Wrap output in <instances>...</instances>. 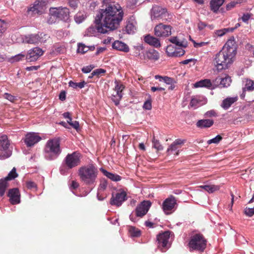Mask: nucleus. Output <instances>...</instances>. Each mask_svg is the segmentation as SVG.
Wrapping results in <instances>:
<instances>
[{
  "instance_id": "1",
  "label": "nucleus",
  "mask_w": 254,
  "mask_h": 254,
  "mask_svg": "<svg viewBox=\"0 0 254 254\" xmlns=\"http://www.w3.org/2000/svg\"><path fill=\"white\" fill-rule=\"evenodd\" d=\"M124 16L122 7L118 3H109L96 15L95 23L98 32L105 34L116 30L122 22Z\"/></svg>"
},
{
  "instance_id": "2",
  "label": "nucleus",
  "mask_w": 254,
  "mask_h": 254,
  "mask_svg": "<svg viewBox=\"0 0 254 254\" xmlns=\"http://www.w3.org/2000/svg\"><path fill=\"white\" fill-rule=\"evenodd\" d=\"M98 170L92 164L82 166L79 168L78 175L80 181L83 185L93 187L97 183Z\"/></svg>"
},
{
  "instance_id": "3",
  "label": "nucleus",
  "mask_w": 254,
  "mask_h": 254,
  "mask_svg": "<svg viewBox=\"0 0 254 254\" xmlns=\"http://www.w3.org/2000/svg\"><path fill=\"white\" fill-rule=\"evenodd\" d=\"M46 157L49 160H53L57 158L62 152L60 147V139L54 138L47 142L45 149Z\"/></svg>"
},
{
  "instance_id": "4",
  "label": "nucleus",
  "mask_w": 254,
  "mask_h": 254,
  "mask_svg": "<svg viewBox=\"0 0 254 254\" xmlns=\"http://www.w3.org/2000/svg\"><path fill=\"white\" fill-rule=\"evenodd\" d=\"M234 57V56L221 51L216 54L213 61L214 64L218 70L227 69L232 64V59Z\"/></svg>"
},
{
  "instance_id": "5",
  "label": "nucleus",
  "mask_w": 254,
  "mask_h": 254,
  "mask_svg": "<svg viewBox=\"0 0 254 254\" xmlns=\"http://www.w3.org/2000/svg\"><path fill=\"white\" fill-rule=\"evenodd\" d=\"M206 243L207 240L203 234L197 233L191 236L188 246L190 251L195 250L204 252L206 247Z\"/></svg>"
},
{
  "instance_id": "6",
  "label": "nucleus",
  "mask_w": 254,
  "mask_h": 254,
  "mask_svg": "<svg viewBox=\"0 0 254 254\" xmlns=\"http://www.w3.org/2000/svg\"><path fill=\"white\" fill-rule=\"evenodd\" d=\"M50 14L54 18H57L65 21H67L70 17V12L66 7L50 8Z\"/></svg>"
},
{
  "instance_id": "7",
  "label": "nucleus",
  "mask_w": 254,
  "mask_h": 254,
  "mask_svg": "<svg viewBox=\"0 0 254 254\" xmlns=\"http://www.w3.org/2000/svg\"><path fill=\"white\" fill-rule=\"evenodd\" d=\"M64 161L67 168H74L80 164V154L78 152H73L70 154H68Z\"/></svg>"
},
{
  "instance_id": "8",
  "label": "nucleus",
  "mask_w": 254,
  "mask_h": 254,
  "mask_svg": "<svg viewBox=\"0 0 254 254\" xmlns=\"http://www.w3.org/2000/svg\"><path fill=\"white\" fill-rule=\"evenodd\" d=\"M172 27L169 25L164 24L162 23L155 26L154 34L159 38H166L171 34Z\"/></svg>"
},
{
  "instance_id": "9",
  "label": "nucleus",
  "mask_w": 254,
  "mask_h": 254,
  "mask_svg": "<svg viewBox=\"0 0 254 254\" xmlns=\"http://www.w3.org/2000/svg\"><path fill=\"white\" fill-rule=\"evenodd\" d=\"M10 142L8 140L6 135H2L0 136V152L4 151L3 153L0 154V158L1 160H4L10 156V153L7 152V149L9 147Z\"/></svg>"
},
{
  "instance_id": "10",
  "label": "nucleus",
  "mask_w": 254,
  "mask_h": 254,
  "mask_svg": "<svg viewBox=\"0 0 254 254\" xmlns=\"http://www.w3.org/2000/svg\"><path fill=\"white\" fill-rule=\"evenodd\" d=\"M45 3L46 1L45 0H36L35 2L28 8V13H31L32 15L41 14L44 10Z\"/></svg>"
},
{
  "instance_id": "11",
  "label": "nucleus",
  "mask_w": 254,
  "mask_h": 254,
  "mask_svg": "<svg viewBox=\"0 0 254 254\" xmlns=\"http://www.w3.org/2000/svg\"><path fill=\"white\" fill-rule=\"evenodd\" d=\"M170 237V232L169 231L160 233L157 235L158 247L161 249L162 252H165L163 249L168 248V243Z\"/></svg>"
},
{
  "instance_id": "12",
  "label": "nucleus",
  "mask_w": 254,
  "mask_h": 254,
  "mask_svg": "<svg viewBox=\"0 0 254 254\" xmlns=\"http://www.w3.org/2000/svg\"><path fill=\"white\" fill-rule=\"evenodd\" d=\"M177 204L175 197L171 195L170 197L166 198V199L163 202L162 207L163 210L166 214H171V211L175 207V206Z\"/></svg>"
},
{
  "instance_id": "13",
  "label": "nucleus",
  "mask_w": 254,
  "mask_h": 254,
  "mask_svg": "<svg viewBox=\"0 0 254 254\" xmlns=\"http://www.w3.org/2000/svg\"><path fill=\"white\" fill-rule=\"evenodd\" d=\"M115 87L114 90L115 92V94H113L112 100L115 103V105L118 106L120 103V100L123 97V91L125 88L123 84L118 81H115Z\"/></svg>"
},
{
  "instance_id": "14",
  "label": "nucleus",
  "mask_w": 254,
  "mask_h": 254,
  "mask_svg": "<svg viewBox=\"0 0 254 254\" xmlns=\"http://www.w3.org/2000/svg\"><path fill=\"white\" fill-rule=\"evenodd\" d=\"M151 206V202L150 201L144 200L141 201L136 207V215L139 217L144 216L146 213H147Z\"/></svg>"
},
{
  "instance_id": "15",
  "label": "nucleus",
  "mask_w": 254,
  "mask_h": 254,
  "mask_svg": "<svg viewBox=\"0 0 254 254\" xmlns=\"http://www.w3.org/2000/svg\"><path fill=\"white\" fill-rule=\"evenodd\" d=\"M237 46L234 37H232L228 40L225 45L223 46L221 51L226 53H228L230 55L235 57L236 54Z\"/></svg>"
},
{
  "instance_id": "16",
  "label": "nucleus",
  "mask_w": 254,
  "mask_h": 254,
  "mask_svg": "<svg viewBox=\"0 0 254 254\" xmlns=\"http://www.w3.org/2000/svg\"><path fill=\"white\" fill-rule=\"evenodd\" d=\"M127 193L124 191L118 192L114 196L113 194L110 200V204L112 205L121 206L123 202L127 200Z\"/></svg>"
},
{
  "instance_id": "17",
  "label": "nucleus",
  "mask_w": 254,
  "mask_h": 254,
  "mask_svg": "<svg viewBox=\"0 0 254 254\" xmlns=\"http://www.w3.org/2000/svg\"><path fill=\"white\" fill-rule=\"evenodd\" d=\"M46 38L47 35L45 34H35L29 35L26 36L24 39L25 42L28 44H36L39 42H43L45 41L44 39Z\"/></svg>"
},
{
  "instance_id": "18",
  "label": "nucleus",
  "mask_w": 254,
  "mask_h": 254,
  "mask_svg": "<svg viewBox=\"0 0 254 254\" xmlns=\"http://www.w3.org/2000/svg\"><path fill=\"white\" fill-rule=\"evenodd\" d=\"M44 53V51L39 47H35L29 50L26 56V60L29 62L36 61Z\"/></svg>"
},
{
  "instance_id": "19",
  "label": "nucleus",
  "mask_w": 254,
  "mask_h": 254,
  "mask_svg": "<svg viewBox=\"0 0 254 254\" xmlns=\"http://www.w3.org/2000/svg\"><path fill=\"white\" fill-rule=\"evenodd\" d=\"M213 83L216 86L220 85L222 87L227 88L231 83V77L227 75H219L213 80Z\"/></svg>"
},
{
  "instance_id": "20",
  "label": "nucleus",
  "mask_w": 254,
  "mask_h": 254,
  "mask_svg": "<svg viewBox=\"0 0 254 254\" xmlns=\"http://www.w3.org/2000/svg\"><path fill=\"white\" fill-rule=\"evenodd\" d=\"M159 53L154 49H150L145 51L143 55L140 56V59L143 60H149L151 61H156L159 59Z\"/></svg>"
},
{
  "instance_id": "21",
  "label": "nucleus",
  "mask_w": 254,
  "mask_h": 254,
  "mask_svg": "<svg viewBox=\"0 0 254 254\" xmlns=\"http://www.w3.org/2000/svg\"><path fill=\"white\" fill-rule=\"evenodd\" d=\"M41 138L36 133H28L25 137L24 142L27 146H32L38 143Z\"/></svg>"
},
{
  "instance_id": "22",
  "label": "nucleus",
  "mask_w": 254,
  "mask_h": 254,
  "mask_svg": "<svg viewBox=\"0 0 254 254\" xmlns=\"http://www.w3.org/2000/svg\"><path fill=\"white\" fill-rule=\"evenodd\" d=\"M8 197H10L9 200L13 205L18 204L20 202V192L17 188L9 190L7 194Z\"/></svg>"
},
{
  "instance_id": "23",
  "label": "nucleus",
  "mask_w": 254,
  "mask_h": 254,
  "mask_svg": "<svg viewBox=\"0 0 254 254\" xmlns=\"http://www.w3.org/2000/svg\"><path fill=\"white\" fill-rule=\"evenodd\" d=\"M152 13L154 18L158 19H162L167 15L166 9L157 5L152 7Z\"/></svg>"
},
{
  "instance_id": "24",
  "label": "nucleus",
  "mask_w": 254,
  "mask_h": 254,
  "mask_svg": "<svg viewBox=\"0 0 254 254\" xmlns=\"http://www.w3.org/2000/svg\"><path fill=\"white\" fill-rule=\"evenodd\" d=\"M145 42L148 43L149 45L153 46L155 47L158 48L161 46L160 42L157 38L154 37L153 36L147 35L144 38Z\"/></svg>"
},
{
  "instance_id": "25",
  "label": "nucleus",
  "mask_w": 254,
  "mask_h": 254,
  "mask_svg": "<svg viewBox=\"0 0 254 254\" xmlns=\"http://www.w3.org/2000/svg\"><path fill=\"white\" fill-rule=\"evenodd\" d=\"M214 122L213 120L203 119L197 121L196 126L200 128H208L213 126Z\"/></svg>"
},
{
  "instance_id": "26",
  "label": "nucleus",
  "mask_w": 254,
  "mask_h": 254,
  "mask_svg": "<svg viewBox=\"0 0 254 254\" xmlns=\"http://www.w3.org/2000/svg\"><path fill=\"white\" fill-rule=\"evenodd\" d=\"M113 48L114 49H117L125 53H127L129 51L128 46L121 41H117L114 42L113 44Z\"/></svg>"
},
{
  "instance_id": "27",
  "label": "nucleus",
  "mask_w": 254,
  "mask_h": 254,
  "mask_svg": "<svg viewBox=\"0 0 254 254\" xmlns=\"http://www.w3.org/2000/svg\"><path fill=\"white\" fill-rule=\"evenodd\" d=\"M238 100V97H228L222 101L221 106L223 109L227 110Z\"/></svg>"
},
{
  "instance_id": "28",
  "label": "nucleus",
  "mask_w": 254,
  "mask_h": 254,
  "mask_svg": "<svg viewBox=\"0 0 254 254\" xmlns=\"http://www.w3.org/2000/svg\"><path fill=\"white\" fill-rule=\"evenodd\" d=\"M225 0H211L210 1V10L216 13L220 7L225 2Z\"/></svg>"
},
{
  "instance_id": "29",
  "label": "nucleus",
  "mask_w": 254,
  "mask_h": 254,
  "mask_svg": "<svg viewBox=\"0 0 254 254\" xmlns=\"http://www.w3.org/2000/svg\"><path fill=\"white\" fill-rule=\"evenodd\" d=\"M101 172L103 174L107 177V178L110 179L111 180L114 182H118L122 179V177L115 174H113L112 173H110L104 169H101Z\"/></svg>"
},
{
  "instance_id": "30",
  "label": "nucleus",
  "mask_w": 254,
  "mask_h": 254,
  "mask_svg": "<svg viewBox=\"0 0 254 254\" xmlns=\"http://www.w3.org/2000/svg\"><path fill=\"white\" fill-rule=\"evenodd\" d=\"M212 83L210 79H201L193 84V86H194L195 88H210L212 87Z\"/></svg>"
},
{
  "instance_id": "31",
  "label": "nucleus",
  "mask_w": 254,
  "mask_h": 254,
  "mask_svg": "<svg viewBox=\"0 0 254 254\" xmlns=\"http://www.w3.org/2000/svg\"><path fill=\"white\" fill-rule=\"evenodd\" d=\"M243 92H252L254 90V81L252 79H247L245 87H243Z\"/></svg>"
},
{
  "instance_id": "32",
  "label": "nucleus",
  "mask_w": 254,
  "mask_h": 254,
  "mask_svg": "<svg viewBox=\"0 0 254 254\" xmlns=\"http://www.w3.org/2000/svg\"><path fill=\"white\" fill-rule=\"evenodd\" d=\"M7 187V181L1 179L0 180V196H2L5 194L6 189Z\"/></svg>"
},
{
  "instance_id": "33",
  "label": "nucleus",
  "mask_w": 254,
  "mask_h": 254,
  "mask_svg": "<svg viewBox=\"0 0 254 254\" xmlns=\"http://www.w3.org/2000/svg\"><path fill=\"white\" fill-rule=\"evenodd\" d=\"M86 17L84 12L79 11L75 15L74 19L75 22L80 23L83 21Z\"/></svg>"
},
{
  "instance_id": "34",
  "label": "nucleus",
  "mask_w": 254,
  "mask_h": 254,
  "mask_svg": "<svg viewBox=\"0 0 254 254\" xmlns=\"http://www.w3.org/2000/svg\"><path fill=\"white\" fill-rule=\"evenodd\" d=\"M128 233H129L130 236L135 237H140L141 234L139 229L132 226L128 228Z\"/></svg>"
},
{
  "instance_id": "35",
  "label": "nucleus",
  "mask_w": 254,
  "mask_h": 254,
  "mask_svg": "<svg viewBox=\"0 0 254 254\" xmlns=\"http://www.w3.org/2000/svg\"><path fill=\"white\" fill-rule=\"evenodd\" d=\"M201 187L209 193H212L214 191L218 190L219 189L218 186L214 185H205L201 186Z\"/></svg>"
},
{
  "instance_id": "36",
  "label": "nucleus",
  "mask_w": 254,
  "mask_h": 254,
  "mask_svg": "<svg viewBox=\"0 0 254 254\" xmlns=\"http://www.w3.org/2000/svg\"><path fill=\"white\" fill-rule=\"evenodd\" d=\"M125 30L128 34H131L134 32L135 26L132 22L128 21L127 23Z\"/></svg>"
},
{
  "instance_id": "37",
  "label": "nucleus",
  "mask_w": 254,
  "mask_h": 254,
  "mask_svg": "<svg viewBox=\"0 0 254 254\" xmlns=\"http://www.w3.org/2000/svg\"><path fill=\"white\" fill-rule=\"evenodd\" d=\"M85 84V82H84V81H83L79 83H76L71 80L68 82V86L73 88H79L80 89H81L82 88H84Z\"/></svg>"
},
{
  "instance_id": "38",
  "label": "nucleus",
  "mask_w": 254,
  "mask_h": 254,
  "mask_svg": "<svg viewBox=\"0 0 254 254\" xmlns=\"http://www.w3.org/2000/svg\"><path fill=\"white\" fill-rule=\"evenodd\" d=\"M178 148V145L172 144L170 145V147L168 148L167 150V155H170L171 154H174L176 155H178L179 152L178 151L174 153V152L177 151Z\"/></svg>"
},
{
  "instance_id": "39",
  "label": "nucleus",
  "mask_w": 254,
  "mask_h": 254,
  "mask_svg": "<svg viewBox=\"0 0 254 254\" xmlns=\"http://www.w3.org/2000/svg\"><path fill=\"white\" fill-rule=\"evenodd\" d=\"M18 176V174L16 173V169L14 168L12 169L11 171L8 174L7 176L4 179V180L7 181H10L13 180Z\"/></svg>"
},
{
  "instance_id": "40",
  "label": "nucleus",
  "mask_w": 254,
  "mask_h": 254,
  "mask_svg": "<svg viewBox=\"0 0 254 254\" xmlns=\"http://www.w3.org/2000/svg\"><path fill=\"white\" fill-rule=\"evenodd\" d=\"M108 183L107 180H104L101 181V183L99 185V187L98 189V193L97 196L101 193L102 191H105L107 187Z\"/></svg>"
},
{
  "instance_id": "41",
  "label": "nucleus",
  "mask_w": 254,
  "mask_h": 254,
  "mask_svg": "<svg viewBox=\"0 0 254 254\" xmlns=\"http://www.w3.org/2000/svg\"><path fill=\"white\" fill-rule=\"evenodd\" d=\"M234 29L223 28L221 30H217L214 32V34L218 37H222L226 34L228 32L232 31Z\"/></svg>"
},
{
  "instance_id": "42",
  "label": "nucleus",
  "mask_w": 254,
  "mask_h": 254,
  "mask_svg": "<svg viewBox=\"0 0 254 254\" xmlns=\"http://www.w3.org/2000/svg\"><path fill=\"white\" fill-rule=\"evenodd\" d=\"M201 101L200 98H191L190 105L191 107L196 108L202 104L200 103Z\"/></svg>"
},
{
  "instance_id": "43",
  "label": "nucleus",
  "mask_w": 254,
  "mask_h": 254,
  "mask_svg": "<svg viewBox=\"0 0 254 254\" xmlns=\"http://www.w3.org/2000/svg\"><path fill=\"white\" fill-rule=\"evenodd\" d=\"M185 54V51L184 49H183L181 48H176L174 50V53L173 55H172L171 57H180L181 56H182Z\"/></svg>"
},
{
  "instance_id": "44",
  "label": "nucleus",
  "mask_w": 254,
  "mask_h": 254,
  "mask_svg": "<svg viewBox=\"0 0 254 254\" xmlns=\"http://www.w3.org/2000/svg\"><path fill=\"white\" fill-rule=\"evenodd\" d=\"M67 123L68 125L72 127V128L78 131L79 129V124L77 121H72V119L70 118L67 120Z\"/></svg>"
},
{
  "instance_id": "45",
  "label": "nucleus",
  "mask_w": 254,
  "mask_h": 254,
  "mask_svg": "<svg viewBox=\"0 0 254 254\" xmlns=\"http://www.w3.org/2000/svg\"><path fill=\"white\" fill-rule=\"evenodd\" d=\"M105 72L106 70L103 68H97L92 72V76L91 77H92L93 76H96L99 77Z\"/></svg>"
},
{
  "instance_id": "46",
  "label": "nucleus",
  "mask_w": 254,
  "mask_h": 254,
  "mask_svg": "<svg viewBox=\"0 0 254 254\" xmlns=\"http://www.w3.org/2000/svg\"><path fill=\"white\" fill-rule=\"evenodd\" d=\"M89 50V47L88 46H85L83 44H79L78 47L77 49V52L79 53L84 54L88 51Z\"/></svg>"
},
{
  "instance_id": "47",
  "label": "nucleus",
  "mask_w": 254,
  "mask_h": 254,
  "mask_svg": "<svg viewBox=\"0 0 254 254\" xmlns=\"http://www.w3.org/2000/svg\"><path fill=\"white\" fill-rule=\"evenodd\" d=\"M222 139V137L220 135H217L216 137H214L211 139H209L207 141L208 144H210L212 143L214 144H218L220 141Z\"/></svg>"
},
{
  "instance_id": "48",
  "label": "nucleus",
  "mask_w": 254,
  "mask_h": 254,
  "mask_svg": "<svg viewBox=\"0 0 254 254\" xmlns=\"http://www.w3.org/2000/svg\"><path fill=\"white\" fill-rule=\"evenodd\" d=\"M152 143L153 147L157 149V151H161L163 149L162 145H161L158 140L155 139L154 138H153Z\"/></svg>"
},
{
  "instance_id": "49",
  "label": "nucleus",
  "mask_w": 254,
  "mask_h": 254,
  "mask_svg": "<svg viewBox=\"0 0 254 254\" xmlns=\"http://www.w3.org/2000/svg\"><path fill=\"white\" fill-rule=\"evenodd\" d=\"M143 107L145 110H150L152 109V100L150 97L144 103Z\"/></svg>"
},
{
  "instance_id": "50",
  "label": "nucleus",
  "mask_w": 254,
  "mask_h": 254,
  "mask_svg": "<svg viewBox=\"0 0 254 254\" xmlns=\"http://www.w3.org/2000/svg\"><path fill=\"white\" fill-rule=\"evenodd\" d=\"M169 41L172 43L175 44L176 46H178L179 47H183V42H180L178 40V39L177 37H174L173 38H171L169 39Z\"/></svg>"
},
{
  "instance_id": "51",
  "label": "nucleus",
  "mask_w": 254,
  "mask_h": 254,
  "mask_svg": "<svg viewBox=\"0 0 254 254\" xmlns=\"http://www.w3.org/2000/svg\"><path fill=\"white\" fill-rule=\"evenodd\" d=\"M143 48L142 46H137L136 47L134 48V56L136 57H139V58L140 59V56H142L143 55H141L140 52V51L141 50H143Z\"/></svg>"
},
{
  "instance_id": "52",
  "label": "nucleus",
  "mask_w": 254,
  "mask_h": 254,
  "mask_svg": "<svg viewBox=\"0 0 254 254\" xmlns=\"http://www.w3.org/2000/svg\"><path fill=\"white\" fill-rule=\"evenodd\" d=\"M175 48L172 45H168L166 48V52L167 53V55L171 57L172 55L174 53V50L175 49Z\"/></svg>"
},
{
  "instance_id": "53",
  "label": "nucleus",
  "mask_w": 254,
  "mask_h": 254,
  "mask_svg": "<svg viewBox=\"0 0 254 254\" xmlns=\"http://www.w3.org/2000/svg\"><path fill=\"white\" fill-rule=\"evenodd\" d=\"M6 23L0 20V36L6 30Z\"/></svg>"
},
{
  "instance_id": "54",
  "label": "nucleus",
  "mask_w": 254,
  "mask_h": 254,
  "mask_svg": "<svg viewBox=\"0 0 254 254\" xmlns=\"http://www.w3.org/2000/svg\"><path fill=\"white\" fill-rule=\"evenodd\" d=\"M3 97H4L5 99H7L12 103H14L16 100V98L13 95H10L8 93H5L4 95H3Z\"/></svg>"
},
{
  "instance_id": "55",
  "label": "nucleus",
  "mask_w": 254,
  "mask_h": 254,
  "mask_svg": "<svg viewBox=\"0 0 254 254\" xmlns=\"http://www.w3.org/2000/svg\"><path fill=\"white\" fill-rule=\"evenodd\" d=\"M245 213L249 217H252L254 214V208H246Z\"/></svg>"
},
{
  "instance_id": "56",
  "label": "nucleus",
  "mask_w": 254,
  "mask_h": 254,
  "mask_svg": "<svg viewBox=\"0 0 254 254\" xmlns=\"http://www.w3.org/2000/svg\"><path fill=\"white\" fill-rule=\"evenodd\" d=\"M164 82L167 84H171L174 83V79L167 76H164Z\"/></svg>"
},
{
  "instance_id": "57",
  "label": "nucleus",
  "mask_w": 254,
  "mask_h": 254,
  "mask_svg": "<svg viewBox=\"0 0 254 254\" xmlns=\"http://www.w3.org/2000/svg\"><path fill=\"white\" fill-rule=\"evenodd\" d=\"M197 29L201 31L204 30V29L207 26V24L204 22L199 21V22L197 23Z\"/></svg>"
},
{
  "instance_id": "58",
  "label": "nucleus",
  "mask_w": 254,
  "mask_h": 254,
  "mask_svg": "<svg viewBox=\"0 0 254 254\" xmlns=\"http://www.w3.org/2000/svg\"><path fill=\"white\" fill-rule=\"evenodd\" d=\"M93 66L92 65H89L86 66H84L81 69V71H82L84 73H88L91 71L92 69L93 68Z\"/></svg>"
},
{
  "instance_id": "59",
  "label": "nucleus",
  "mask_w": 254,
  "mask_h": 254,
  "mask_svg": "<svg viewBox=\"0 0 254 254\" xmlns=\"http://www.w3.org/2000/svg\"><path fill=\"white\" fill-rule=\"evenodd\" d=\"M252 14L250 13L244 14L241 19L243 20L244 22H248V20L251 18Z\"/></svg>"
},
{
  "instance_id": "60",
  "label": "nucleus",
  "mask_w": 254,
  "mask_h": 254,
  "mask_svg": "<svg viewBox=\"0 0 254 254\" xmlns=\"http://www.w3.org/2000/svg\"><path fill=\"white\" fill-rule=\"evenodd\" d=\"M26 186L29 189H36L37 187L36 183L31 181L27 182Z\"/></svg>"
},
{
  "instance_id": "61",
  "label": "nucleus",
  "mask_w": 254,
  "mask_h": 254,
  "mask_svg": "<svg viewBox=\"0 0 254 254\" xmlns=\"http://www.w3.org/2000/svg\"><path fill=\"white\" fill-rule=\"evenodd\" d=\"M236 2L235 1H231L229 2V3L227 4L226 5V10H230L232 8L235 7V5L236 4Z\"/></svg>"
},
{
  "instance_id": "62",
  "label": "nucleus",
  "mask_w": 254,
  "mask_h": 254,
  "mask_svg": "<svg viewBox=\"0 0 254 254\" xmlns=\"http://www.w3.org/2000/svg\"><path fill=\"white\" fill-rule=\"evenodd\" d=\"M79 186V183L75 181H72L71 183L70 188L71 189L75 190Z\"/></svg>"
},
{
  "instance_id": "63",
  "label": "nucleus",
  "mask_w": 254,
  "mask_h": 254,
  "mask_svg": "<svg viewBox=\"0 0 254 254\" xmlns=\"http://www.w3.org/2000/svg\"><path fill=\"white\" fill-rule=\"evenodd\" d=\"M68 4H69L70 7L72 8L75 9L77 7V2L75 0H69Z\"/></svg>"
},
{
  "instance_id": "64",
  "label": "nucleus",
  "mask_w": 254,
  "mask_h": 254,
  "mask_svg": "<svg viewBox=\"0 0 254 254\" xmlns=\"http://www.w3.org/2000/svg\"><path fill=\"white\" fill-rule=\"evenodd\" d=\"M25 57L24 55L23 54H18L17 55H16L13 57V61L15 62H18L23 58Z\"/></svg>"
}]
</instances>
